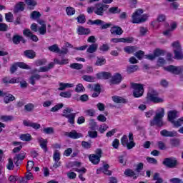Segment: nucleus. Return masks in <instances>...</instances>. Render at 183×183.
<instances>
[{"instance_id": "nucleus-1", "label": "nucleus", "mask_w": 183, "mask_h": 183, "mask_svg": "<svg viewBox=\"0 0 183 183\" xmlns=\"http://www.w3.org/2000/svg\"><path fill=\"white\" fill-rule=\"evenodd\" d=\"M165 116V109L160 107L159 108L156 112L155 116L154 118L150 120V127H159V128H161L165 125L164 123L163 118Z\"/></svg>"}, {"instance_id": "nucleus-2", "label": "nucleus", "mask_w": 183, "mask_h": 183, "mask_svg": "<svg viewBox=\"0 0 183 183\" xmlns=\"http://www.w3.org/2000/svg\"><path fill=\"white\" fill-rule=\"evenodd\" d=\"M129 142H128V136L123 135L121 138V144L122 147L129 150L132 149V148H135V145H137V144L134 142V134H132V132L129 134Z\"/></svg>"}, {"instance_id": "nucleus-3", "label": "nucleus", "mask_w": 183, "mask_h": 183, "mask_svg": "<svg viewBox=\"0 0 183 183\" xmlns=\"http://www.w3.org/2000/svg\"><path fill=\"white\" fill-rule=\"evenodd\" d=\"M144 10L142 9H137L134 13L132 15V24H141L147 21L148 16L146 14H144Z\"/></svg>"}, {"instance_id": "nucleus-4", "label": "nucleus", "mask_w": 183, "mask_h": 183, "mask_svg": "<svg viewBox=\"0 0 183 183\" xmlns=\"http://www.w3.org/2000/svg\"><path fill=\"white\" fill-rule=\"evenodd\" d=\"M74 112V109L66 107L63 110L62 117L67 118L69 124L74 125L75 124V117H76V113H71Z\"/></svg>"}, {"instance_id": "nucleus-5", "label": "nucleus", "mask_w": 183, "mask_h": 183, "mask_svg": "<svg viewBox=\"0 0 183 183\" xmlns=\"http://www.w3.org/2000/svg\"><path fill=\"white\" fill-rule=\"evenodd\" d=\"M147 98L154 104H162L164 99L158 97V92L154 89H150L147 93Z\"/></svg>"}, {"instance_id": "nucleus-6", "label": "nucleus", "mask_w": 183, "mask_h": 183, "mask_svg": "<svg viewBox=\"0 0 183 183\" xmlns=\"http://www.w3.org/2000/svg\"><path fill=\"white\" fill-rule=\"evenodd\" d=\"M132 88L134 89L133 96L134 98H139L144 95V85L141 84L132 83Z\"/></svg>"}, {"instance_id": "nucleus-7", "label": "nucleus", "mask_w": 183, "mask_h": 183, "mask_svg": "<svg viewBox=\"0 0 183 183\" xmlns=\"http://www.w3.org/2000/svg\"><path fill=\"white\" fill-rule=\"evenodd\" d=\"M87 24H90V25H97L100 26V29H108V28H110V26H112V24L105 23V21L101 19H97L94 21L89 19Z\"/></svg>"}, {"instance_id": "nucleus-8", "label": "nucleus", "mask_w": 183, "mask_h": 183, "mask_svg": "<svg viewBox=\"0 0 183 183\" xmlns=\"http://www.w3.org/2000/svg\"><path fill=\"white\" fill-rule=\"evenodd\" d=\"M162 164L167 168H176L178 165V160L175 157L165 158L162 162Z\"/></svg>"}, {"instance_id": "nucleus-9", "label": "nucleus", "mask_w": 183, "mask_h": 183, "mask_svg": "<svg viewBox=\"0 0 183 183\" xmlns=\"http://www.w3.org/2000/svg\"><path fill=\"white\" fill-rule=\"evenodd\" d=\"M109 8V5L104 4L102 3H99L96 4V9L94 10V14L102 16L104 15V11H107Z\"/></svg>"}, {"instance_id": "nucleus-10", "label": "nucleus", "mask_w": 183, "mask_h": 183, "mask_svg": "<svg viewBox=\"0 0 183 183\" xmlns=\"http://www.w3.org/2000/svg\"><path fill=\"white\" fill-rule=\"evenodd\" d=\"M64 137H68L71 139H78L84 137V135L81 133L76 132V130H71L70 132H64Z\"/></svg>"}, {"instance_id": "nucleus-11", "label": "nucleus", "mask_w": 183, "mask_h": 183, "mask_svg": "<svg viewBox=\"0 0 183 183\" xmlns=\"http://www.w3.org/2000/svg\"><path fill=\"white\" fill-rule=\"evenodd\" d=\"M23 35L26 36V38H29L34 42H38V41H39L38 36L34 34L29 29H24L23 30Z\"/></svg>"}, {"instance_id": "nucleus-12", "label": "nucleus", "mask_w": 183, "mask_h": 183, "mask_svg": "<svg viewBox=\"0 0 183 183\" xmlns=\"http://www.w3.org/2000/svg\"><path fill=\"white\" fill-rule=\"evenodd\" d=\"M177 118H179V112L177 110H170L167 112V121L172 122Z\"/></svg>"}, {"instance_id": "nucleus-13", "label": "nucleus", "mask_w": 183, "mask_h": 183, "mask_svg": "<svg viewBox=\"0 0 183 183\" xmlns=\"http://www.w3.org/2000/svg\"><path fill=\"white\" fill-rule=\"evenodd\" d=\"M11 41L14 45H19L21 42H22V44H26V40L25 38L19 34H14L11 39Z\"/></svg>"}, {"instance_id": "nucleus-14", "label": "nucleus", "mask_w": 183, "mask_h": 183, "mask_svg": "<svg viewBox=\"0 0 183 183\" xmlns=\"http://www.w3.org/2000/svg\"><path fill=\"white\" fill-rule=\"evenodd\" d=\"M53 159L54 161V164H53L54 168H58L61 167V162H59L61 159V153H59L58 150L54 152L53 154Z\"/></svg>"}, {"instance_id": "nucleus-15", "label": "nucleus", "mask_w": 183, "mask_h": 183, "mask_svg": "<svg viewBox=\"0 0 183 183\" xmlns=\"http://www.w3.org/2000/svg\"><path fill=\"white\" fill-rule=\"evenodd\" d=\"M24 159H25V152L16 154L14 158L16 167H19L21 165V162H22Z\"/></svg>"}, {"instance_id": "nucleus-16", "label": "nucleus", "mask_w": 183, "mask_h": 183, "mask_svg": "<svg viewBox=\"0 0 183 183\" xmlns=\"http://www.w3.org/2000/svg\"><path fill=\"white\" fill-rule=\"evenodd\" d=\"M164 70L171 72V74H174V75H179L180 74L179 66L174 65H169V66L164 67Z\"/></svg>"}, {"instance_id": "nucleus-17", "label": "nucleus", "mask_w": 183, "mask_h": 183, "mask_svg": "<svg viewBox=\"0 0 183 183\" xmlns=\"http://www.w3.org/2000/svg\"><path fill=\"white\" fill-rule=\"evenodd\" d=\"M122 81V76L119 73H116L112 79H110V84L113 85H117L118 84H121Z\"/></svg>"}, {"instance_id": "nucleus-18", "label": "nucleus", "mask_w": 183, "mask_h": 183, "mask_svg": "<svg viewBox=\"0 0 183 183\" xmlns=\"http://www.w3.org/2000/svg\"><path fill=\"white\" fill-rule=\"evenodd\" d=\"M160 135H162V137L174 138V137H177V135H178V133L176 131H168L167 129H163L160 132Z\"/></svg>"}, {"instance_id": "nucleus-19", "label": "nucleus", "mask_w": 183, "mask_h": 183, "mask_svg": "<svg viewBox=\"0 0 183 183\" xmlns=\"http://www.w3.org/2000/svg\"><path fill=\"white\" fill-rule=\"evenodd\" d=\"M37 22L39 24V25H41L38 29L40 35H45V34H46V24H45V21L42 19H38Z\"/></svg>"}, {"instance_id": "nucleus-20", "label": "nucleus", "mask_w": 183, "mask_h": 183, "mask_svg": "<svg viewBox=\"0 0 183 183\" xmlns=\"http://www.w3.org/2000/svg\"><path fill=\"white\" fill-rule=\"evenodd\" d=\"M25 3L24 1H19L14 6V12L18 14V12H24L25 11Z\"/></svg>"}, {"instance_id": "nucleus-21", "label": "nucleus", "mask_w": 183, "mask_h": 183, "mask_svg": "<svg viewBox=\"0 0 183 183\" xmlns=\"http://www.w3.org/2000/svg\"><path fill=\"white\" fill-rule=\"evenodd\" d=\"M97 79H109L112 77V74L110 72L102 71L96 74Z\"/></svg>"}, {"instance_id": "nucleus-22", "label": "nucleus", "mask_w": 183, "mask_h": 183, "mask_svg": "<svg viewBox=\"0 0 183 183\" xmlns=\"http://www.w3.org/2000/svg\"><path fill=\"white\" fill-rule=\"evenodd\" d=\"M112 42H114V44H118L119 42H124V43H131L132 41H134V38L132 37H128V38H113L112 39Z\"/></svg>"}, {"instance_id": "nucleus-23", "label": "nucleus", "mask_w": 183, "mask_h": 183, "mask_svg": "<svg viewBox=\"0 0 183 183\" xmlns=\"http://www.w3.org/2000/svg\"><path fill=\"white\" fill-rule=\"evenodd\" d=\"M110 32L112 35H122L124 34V31L122 30V28H121L119 26H114L110 29Z\"/></svg>"}, {"instance_id": "nucleus-24", "label": "nucleus", "mask_w": 183, "mask_h": 183, "mask_svg": "<svg viewBox=\"0 0 183 183\" xmlns=\"http://www.w3.org/2000/svg\"><path fill=\"white\" fill-rule=\"evenodd\" d=\"M38 142L40 144L41 149H44L45 152H48V139H44L42 137L38 138Z\"/></svg>"}, {"instance_id": "nucleus-25", "label": "nucleus", "mask_w": 183, "mask_h": 183, "mask_svg": "<svg viewBox=\"0 0 183 183\" xmlns=\"http://www.w3.org/2000/svg\"><path fill=\"white\" fill-rule=\"evenodd\" d=\"M23 125H24V127H31L34 129H39V128H41V124L26 120L23 121Z\"/></svg>"}, {"instance_id": "nucleus-26", "label": "nucleus", "mask_w": 183, "mask_h": 183, "mask_svg": "<svg viewBox=\"0 0 183 183\" xmlns=\"http://www.w3.org/2000/svg\"><path fill=\"white\" fill-rule=\"evenodd\" d=\"M24 2L30 11L35 9V6L38 5V3L35 0H24Z\"/></svg>"}, {"instance_id": "nucleus-27", "label": "nucleus", "mask_w": 183, "mask_h": 183, "mask_svg": "<svg viewBox=\"0 0 183 183\" xmlns=\"http://www.w3.org/2000/svg\"><path fill=\"white\" fill-rule=\"evenodd\" d=\"M77 32L79 35H89L91 34V29H85L84 26H80L77 29Z\"/></svg>"}, {"instance_id": "nucleus-28", "label": "nucleus", "mask_w": 183, "mask_h": 183, "mask_svg": "<svg viewBox=\"0 0 183 183\" xmlns=\"http://www.w3.org/2000/svg\"><path fill=\"white\" fill-rule=\"evenodd\" d=\"M89 159L91 163L94 164V165H98V164H99V162L101 161V158L97 157V154H90L89 156Z\"/></svg>"}, {"instance_id": "nucleus-29", "label": "nucleus", "mask_w": 183, "mask_h": 183, "mask_svg": "<svg viewBox=\"0 0 183 183\" xmlns=\"http://www.w3.org/2000/svg\"><path fill=\"white\" fill-rule=\"evenodd\" d=\"M112 101L115 102V104H127V99H124V97H121L119 96H113L112 97Z\"/></svg>"}, {"instance_id": "nucleus-30", "label": "nucleus", "mask_w": 183, "mask_h": 183, "mask_svg": "<svg viewBox=\"0 0 183 183\" xmlns=\"http://www.w3.org/2000/svg\"><path fill=\"white\" fill-rule=\"evenodd\" d=\"M124 51L126 54H134V52L138 51V47L135 46H127L124 48Z\"/></svg>"}, {"instance_id": "nucleus-31", "label": "nucleus", "mask_w": 183, "mask_h": 183, "mask_svg": "<svg viewBox=\"0 0 183 183\" xmlns=\"http://www.w3.org/2000/svg\"><path fill=\"white\" fill-rule=\"evenodd\" d=\"M54 66L55 63L51 62L50 64H49L48 66H44L40 67L38 72H48V71H49V69H52V68H54Z\"/></svg>"}, {"instance_id": "nucleus-32", "label": "nucleus", "mask_w": 183, "mask_h": 183, "mask_svg": "<svg viewBox=\"0 0 183 183\" xmlns=\"http://www.w3.org/2000/svg\"><path fill=\"white\" fill-rule=\"evenodd\" d=\"M139 69V66L138 65H130L127 67V72L129 74H134V72H137Z\"/></svg>"}, {"instance_id": "nucleus-33", "label": "nucleus", "mask_w": 183, "mask_h": 183, "mask_svg": "<svg viewBox=\"0 0 183 183\" xmlns=\"http://www.w3.org/2000/svg\"><path fill=\"white\" fill-rule=\"evenodd\" d=\"M54 62L57 65H66L67 64H69V59L62 57L61 60H59L58 59H54Z\"/></svg>"}, {"instance_id": "nucleus-34", "label": "nucleus", "mask_w": 183, "mask_h": 183, "mask_svg": "<svg viewBox=\"0 0 183 183\" xmlns=\"http://www.w3.org/2000/svg\"><path fill=\"white\" fill-rule=\"evenodd\" d=\"M41 78V75L38 74H34L29 78V84H31V85H35L36 84L35 81H39Z\"/></svg>"}, {"instance_id": "nucleus-35", "label": "nucleus", "mask_w": 183, "mask_h": 183, "mask_svg": "<svg viewBox=\"0 0 183 183\" xmlns=\"http://www.w3.org/2000/svg\"><path fill=\"white\" fill-rule=\"evenodd\" d=\"M24 56L29 59H34L36 56V53L34 50H26L24 52Z\"/></svg>"}, {"instance_id": "nucleus-36", "label": "nucleus", "mask_w": 183, "mask_h": 183, "mask_svg": "<svg viewBox=\"0 0 183 183\" xmlns=\"http://www.w3.org/2000/svg\"><path fill=\"white\" fill-rule=\"evenodd\" d=\"M12 101H15V97L7 92L4 98V102L5 104H9V102H12Z\"/></svg>"}, {"instance_id": "nucleus-37", "label": "nucleus", "mask_w": 183, "mask_h": 183, "mask_svg": "<svg viewBox=\"0 0 183 183\" xmlns=\"http://www.w3.org/2000/svg\"><path fill=\"white\" fill-rule=\"evenodd\" d=\"M59 88L58 89L59 91H65L66 88H72L74 86L73 84L69 83H59Z\"/></svg>"}, {"instance_id": "nucleus-38", "label": "nucleus", "mask_w": 183, "mask_h": 183, "mask_svg": "<svg viewBox=\"0 0 183 183\" xmlns=\"http://www.w3.org/2000/svg\"><path fill=\"white\" fill-rule=\"evenodd\" d=\"M97 49H98V44H92L88 47L86 52L88 54H94V52H97Z\"/></svg>"}, {"instance_id": "nucleus-39", "label": "nucleus", "mask_w": 183, "mask_h": 183, "mask_svg": "<svg viewBox=\"0 0 183 183\" xmlns=\"http://www.w3.org/2000/svg\"><path fill=\"white\" fill-rule=\"evenodd\" d=\"M0 121L3 122H9L14 121V116L12 115H1L0 116Z\"/></svg>"}, {"instance_id": "nucleus-40", "label": "nucleus", "mask_w": 183, "mask_h": 183, "mask_svg": "<svg viewBox=\"0 0 183 183\" xmlns=\"http://www.w3.org/2000/svg\"><path fill=\"white\" fill-rule=\"evenodd\" d=\"M174 59H183V51L182 49L180 50H174Z\"/></svg>"}, {"instance_id": "nucleus-41", "label": "nucleus", "mask_w": 183, "mask_h": 183, "mask_svg": "<svg viewBox=\"0 0 183 183\" xmlns=\"http://www.w3.org/2000/svg\"><path fill=\"white\" fill-rule=\"evenodd\" d=\"M171 124H172L175 128H179V127L183 124V117H181L177 120H173Z\"/></svg>"}, {"instance_id": "nucleus-42", "label": "nucleus", "mask_w": 183, "mask_h": 183, "mask_svg": "<svg viewBox=\"0 0 183 183\" xmlns=\"http://www.w3.org/2000/svg\"><path fill=\"white\" fill-rule=\"evenodd\" d=\"M40 16H42V14H41V13L38 11H33L30 14L31 19H36L37 21L38 19H40Z\"/></svg>"}, {"instance_id": "nucleus-43", "label": "nucleus", "mask_w": 183, "mask_h": 183, "mask_svg": "<svg viewBox=\"0 0 183 183\" xmlns=\"http://www.w3.org/2000/svg\"><path fill=\"white\" fill-rule=\"evenodd\" d=\"M107 64V59L104 57H97V60L96 61L95 65L97 66H102V65H105Z\"/></svg>"}, {"instance_id": "nucleus-44", "label": "nucleus", "mask_w": 183, "mask_h": 183, "mask_svg": "<svg viewBox=\"0 0 183 183\" xmlns=\"http://www.w3.org/2000/svg\"><path fill=\"white\" fill-rule=\"evenodd\" d=\"M20 139L25 142H29L32 139V137L29 134H23L20 136Z\"/></svg>"}, {"instance_id": "nucleus-45", "label": "nucleus", "mask_w": 183, "mask_h": 183, "mask_svg": "<svg viewBox=\"0 0 183 183\" xmlns=\"http://www.w3.org/2000/svg\"><path fill=\"white\" fill-rule=\"evenodd\" d=\"M49 51L50 52H54L56 54H58L59 51V47L58 46V44H53L51 46H49L48 47Z\"/></svg>"}, {"instance_id": "nucleus-46", "label": "nucleus", "mask_w": 183, "mask_h": 183, "mask_svg": "<svg viewBox=\"0 0 183 183\" xmlns=\"http://www.w3.org/2000/svg\"><path fill=\"white\" fill-rule=\"evenodd\" d=\"M172 48H174V51H179L182 49V47L181 46V44L179 43V41H176L172 44Z\"/></svg>"}, {"instance_id": "nucleus-47", "label": "nucleus", "mask_w": 183, "mask_h": 183, "mask_svg": "<svg viewBox=\"0 0 183 183\" xmlns=\"http://www.w3.org/2000/svg\"><path fill=\"white\" fill-rule=\"evenodd\" d=\"M109 14H121V9L117 6H113L109 9Z\"/></svg>"}, {"instance_id": "nucleus-48", "label": "nucleus", "mask_w": 183, "mask_h": 183, "mask_svg": "<svg viewBox=\"0 0 183 183\" xmlns=\"http://www.w3.org/2000/svg\"><path fill=\"white\" fill-rule=\"evenodd\" d=\"M70 68H71V69L79 70L84 68V65L79 63H72L71 64H70Z\"/></svg>"}, {"instance_id": "nucleus-49", "label": "nucleus", "mask_w": 183, "mask_h": 183, "mask_svg": "<svg viewBox=\"0 0 183 183\" xmlns=\"http://www.w3.org/2000/svg\"><path fill=\"white\" fill-rule=\"evenodd\" d=\"M34 108H35V105L32 103H29L24 106V109L27 112H32Z\"/></svg>"}, {"instance_id": "nucleus-50", "label": "nucleus", "mask_w": 183, "mask_h": 183, "mask_svg": "<svg viewBox=\"0 0 183 183\" xmlns=\"http://www.w3.org/2000/svg\"><path fill=\"white\" fill-rule=\"evenodd\" d=\"M82 79L84 81H86V82H94L95 81V77L89 75H83L82 76Z\"/></svg>"}, {"instance_id": "nucleus-51", "label": "nucleus", "mask_w": 183, "mask_h": 183, "mask_svg": "<svg viewBox=\"0 0 183 183\" xmlns=\"http://www.w3.org/2000/svg\"><path fill=\"white\" fill-rule=\"evenodd\" d=\"M165 51L160 49H157L154 50L153 54L154 55L155 58L158 56H162V55H164Z\"/></svg>"}, {"instance_id": "nucleus-52", "label": "nucleus", "mask_w": 183, "mask_h": 183, "mask_svg": "<svg viewBox=\"0 0 183 183\" xmlns=\"http://www.w3.org/2000/svg\"><path fill=\"white\" fill-rule=\"evenodd\" d=\"M144 55H145V52H144V51L142 50H139L134 54V56H136V58H137V59H139V60L144 58Z\"/></svg>"}, {"instance_id": "nucleus-53", "label": "nucleus", "mask_w": 183, "mask_h": 183, "mask_svg": "<svg viewBox=\"0 0 183 183\" xmlns=\"http://www.w3.org/2000/svg\"><path fill=\"white\" fill-rule=\"evenodd\" d=\"M66 14L69 15V16L75 15V9L71 6L66 7Z\"/></svg>"}, {"instance_id": "nucleus-54", "label": "nucleus", "mask_w": 183, "mask_h": 183, "mask_svg": "<svg viewBox=\"0 0 183 183\" xmlns=\"http://www.w3.org/2000/svg\"><path fill=\"white\" fill-rule=\"evenodd\" d=\"M124 175H126V177H135V172L131 169H127L124 171Z\"/></svg>"}, {"instance_id": "nucleus-55", "label": "nucleus", "mask_w": 183, "mask_h": 183, "mask_svg": "<svg viewBox=\"0 0 183 183\" xmlns=\"http://www.w3.org/2000/svg\"><path fill=\"white\" fill-rule=\"evenodd\" d=\"M63 107H64V104H62V103L58 104L51 109V112H56V111H59V109H61Z\"/></svg>"}, {"instance_id": "nucleus-56", "label": "nucleus", "mask_w": 183, "mask_h": 183, "mask_svg": "<svg viewBox=\"0 0 183 183\" xmlns=\"http://www.w3.org/2000/svg\"><path fill=\"white\" fill-rule=\"evenodd\" d=\"M99 49L102 51V52H107V51H109V45L104 44L99 46Z\"/></svg>"}, {"instance_id": "nucleus-57", "label": "nucleus", "mask_w": 183, "mask_h": 183, "mask_svg": "<svg viewBox=\"0 0 183 183\" xmlns=\"http://www.w3.org/2000/svg\"><path fill=\"white\" fill-rule=\"evenodd\" d=\"M5 19L7 22H12V20L14 19V14L11 12L5 14Z\"/></svg>"}, {"instance_id": "nucleus-58", "label": "nucleus", "mask_w": 183, "mask_h": 183, "mask_svg": "<svg viewBox=\"0 0 183 183\" xmlns=\"http://www.w3.org/2000/svg\"><path fill=\"white\" fill-rule=\"evenodd\" d=\"M45 64H46V59H38L35 61L36 66H41L42 65H45Z\"/></svg>"}, {"instance_id": "nucleus-59", "label": "nucleus", "mask_w": 183, "mask_h": 183, "mask_svg": "<svg viewBox=\"0 0 183 183\" xmlns=\"http://www.w3.org/2000/svg\"><path fill=\"white\" fill-rule=\"evenodd\" d=\"M14 167L15 166L14 165V161H12V159H9V162L6 165L7 169H9V171H12V169H14Z\"/></svg>"}, {"instance_id": "nucleus-60", "label": "nucleus", "mask_w": 183, "mask_h": 183, "mask_svg": "<svg viewBox=\"0 0 183 183\" xmlns=\"http://www.w3.org/2000/svg\"><path fill=\"white\" fill-rule=\"evenodd\" d=\"M87 117H95V110L94 109H89L84 112Z\"/></svg>"}, {"instance_id": "nucleus-61", "label": "nucleus", "mask_w": 183, "mask_h": 183, "mask_svg": "<svg viewBox=\"0 0 183 183\" xmlns=\"http://www.w3.org/2000/svg\"><path fill=\"white\" fill-rule=\"evenodd\" d=\"M179 143H180L179 139H172L170 141V144L172 147H179Z\"/></svg>"}, {"instance_id": "nucleus-62", "label": "nucleus", "mask_w": 183, "mask_h": 183, "mask_svg": "<svg viewBox=\"0 0 183 183\" xmlns=\"http://www.w3.org/2000/svg\"><path fill=\"white\" fill-rule=\"evenodd\" d=\"M69 52V50L66 47H62L61 49H59V55H66Z\"/></svg>"}, {"instance_id": "nucleus-63", "label": "nucleus", "mask_w": 183, "mask_h": 183, "mask_svg": "<svg viewBox=\"0 0 183 183\" xmlns=\"http://www.w3.org/2000/svg\"><path fill=\"white\" fill-rule=\"evenodd\" d=\"M71 95L70 92H62L60 93V97H62V98H71Z\"/></svg>"}, {"instance_id": "nucleus-64", "label": "nucleus", "mask_w": 183, "mask_h": 183, "mask_svg": "<svg viewBox=\"0 0 183 183\" xmlns=\"http://www.w3.org/2000/svg\"><path fill=\"white\" fill-rule=\"evenodd\" d=\"M170 182H172V183H183V180L182 179L174 177V178L170 179Z\"/></svg>"}]
</instances>
